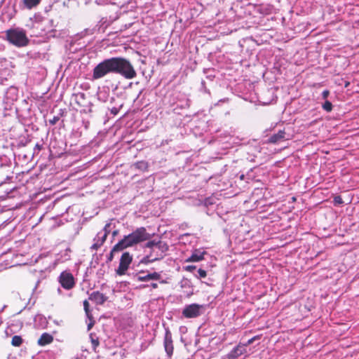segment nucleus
I'll list each match as a JSON object with an SVG mask.
<instances>
[{
    "instance_id": "obj_16",
    "label": "nucleus",
    "mask_w": 359,
    "mask_h": 359,
    "mask_svg": "<svg viewBox=\"0 0 359 359\" xmlns=\"http://www.w3.org/2000/svg\"><path fill=\"white\" fill-rule=\"evenodd\" d=\"M285 133L284 130H279L278 133L271 136L269 141L271 143H277L278 142L285 139Z\"/></svg>"
},
{
    "instance_id": "obj_14",
    "label": "nucleus",
    "mask_w": 359,
    "mask_h": 359,
    "mask_svg": "<svg viewBox=\"0 0 359 359\" xmlns=\"http://www.w3.org/2000/svg\"><path fill=\"white\" fill-rule=\"evenodd\" d=\"M161 274L157 272H154L151 273H148L144 276H137V279L140 281H148L150 280H160Z\"/></svg>"
},
{
    "instance_id": "obj_20",
    "label": "nucleus",
    "mask_w": 359,
    "mask_h": 359,
    "mask_svg": "<svg viewBox=\"0 0 359 359\" xmlns=\"http://www.w3.org/2000/svg\"><path fill=\"white\" fill-rule=\"evenodd\" d=\"M116 248V245L113 247V248L111 249L109 256H108V258H107V261L108 262H111L114 259V255L115 252H121L122 250H123V249H115Z\"/></svg>"
},
{
    "instance_id": "obj_30",
    "label": "nucleus",
    "mask_w": 359,
    "mask_h": 359,
    "mask_svg": "<svg viewBox=\"0 0 359 359\" xmlns=\"http://www.w3.org/2000/svg\"><path fill=\"white\" fill-rule=\"evenodd\" d=\"M109 227H110V224H107L104 227V233H107V236H108V233H109Z\"/></svg>"
},
{
    "instance_id": "obj_9",
    "label": "nucleus",
    "mask_w": 359,
    "mask_h": 359,
    "mask_svg": "<svg viewBox=\"0 0 359 359\" xmlns=\"http://www.w3.org/2000/svg\"><path fill=\"white\" fill-rule=\"evenodd\" d=\"M163 344L165 351L167 355H168V357H171L173 353L174 348L172 344V334L168 330H167L165 332Z\"/></svg>"
},
{
    "instance_id": "obj_12",
    "label": "nucleus",
    "mask_w": 359,
    "mask_h": 359,
    "mask_svg": "<svg viewBox=\"0 0 359 359\" xmlns=\"http://www.w3.org/2000/svg\"><path fill=\"white\" fill-rule=\"evenodd\" d=\"M168 250H163L161 252V250H159L158 249L150 250L149 253L148 254V259H150L151 261H158L160 259H162L165 255V252Z\"/></svg>"
},
{
    "instance_id": "obj_25",
    "label": "nucleus",
    "mask_w": 359,
    "mask_h": 359,
    "mask_svg": "<svg viewBox=\"0 0 359 359\" xmlns=\"http://www.w3.org/2000/svg\"><path fill=\"white\" fill-rule=\"evenodd\" d=\"M91 343L93 344V349L95 351L96 348L99 346V341L97 339H93L91 337Z\"/></svg>"
},
{
    "instance_id": "obj_18",
    "label": "nucleus",
    "mask_w": 359,
    "mask_h": 359,
    "mask_svg": "<svg viewBox=\"0 0 359 359\" xmlns=\"http://www.w3.org/2000/svg\"><path fill=\"white\" fill-rule=\"evenodd\" d=\"M23 339L20 336L15 335L13 337L11 340V344L13 346L19 347L22 345Z\"/></svg>"
},
{
    "instance_id": "obj_24",
    "label": "nucleus",
    "mask_w": 359,
    "mask_h": 359,
    "mask_svg": "<svg viewBox=\"0 0 359 359\" xmlns=\"http://www.w3.org/2000/svg\"><path fill=\"white\" fill-rule=\"evenodd\" d=\"M83 308H84V310H85V312L86 313V315L88 316V318H90L89 316V303L87 300H85L83 302Z\"/></svg>"
},
{
    "instance_id": "obj_39",
    "label": "nucleus",
    "mask_w": 359,
    "mask_h": 359,
    "mask_svg": "<svg viewBox=\"0 0 359 359\" xmlns=\"http://www.w3.org/2000/svg\"><path fill=\"white\" fill-rule=\"evenodd\" d=\"M80 97H81V98H83V97H84V94H83V93H81V94L80 95Z\"/></svg>"
},
{
    "instance_id": "obj_31",
    "label": "nucleus",
    "mask_w": 359,
    "mask_h": 359,
    "mask_svg": "<svg viewBox=\"0 0 359 359\" xmlns=\"http://www.w3.org/2000/svg\"><path fill=\"white\" fill-rule=\"evenodd\" d=\"M149 258L148 257V255L143 258V259L142 260V263H144V264H147V263H150V262H154V261H151L150 259H147Z\"/></svg>"
},
{
    "instance_id": "obj_38",
    "label": "nucleus",
    "mask_w": 359,
    "mask_h": 359,
    "mask_svg": "<svg viewBox=\"0 0 359 359\" xmlns=\"http://www.w3.org/2000/svg\"><path fill=\"white\" fill-rule=\"evenodd\" d=\"M36 148H38L39 149H41L40 145H39V144H38L36 145Z\"/></svg>"
},
{
    "instance_id": "obj_15",
    "label": "nucleus",
    "mask_w": 359,
    "mask_h": 359,
    "mask_svg": "<svg viewBox=\"0 0 359 359\" xmlns=\"http://www.w3.org/2000/svg\"><path fill=\"white\" fill-rule=\"evenodd\" d=\"M53 340V337L48 333H43L38 339V344L40 346H45L50 344Z\"/></svg>"
},
{
    "instance_id": "obj_13",
    "label": "nucleus",
    "mask_w": 359,
    "mask_h": 359,
    "mask_svg": "<svg viewBox=\"0 0 359 359\" xmlns=\"http://www.w3.org/2000/svg\"><path fill=\"white\" fill-rule=\"evenodd\" d=\"M89 299L91 301L95 302L97 304H103L106 302L107 298L102 293L96 291L92 292L90 294Z\"/></svg>"
},
{
    "instance_id": "obj_36",
    "label": "nucleus",
    "mask_w": 359,
    "mask_h": 359,
    "mask_svg": "<svg viewBox=\"0 0 359 359\" xmlns=\"http://www.w3.org/2000/svg\"><path fill=\"white\" fill-rule=\"evenodd\" d=\"M151 286L152 287V288H157L158 287V284L157 283H151Z\"/></svg>"
},
{
    "instance_id": "obj_40",
    "label": "nucleus",
    "mask_w": 359,
    "mask_h": 359,
    "mask_svg": "<svg viewBox=\"0 0 359 359\" xmlns=\"http://www.w3.org/2000/svg\"><path fill=\"white\" fill-rule=\"evenodd\" d=\"M161 283H166V281H165V280H162Z\"/></svg>"
},
{
    "instance_id": "obj_26",
    "label": "nucleus",
    "mask_w": 359,
    "mask_h": 359,
    "mask_svg": "<svg viewBox=\"0 0 359 359\" xmlns=\"http://www.w3.org/2000/svg\"><path fill=\"white\" fill-rule=\"evenodd\" d=\"M196 266H193V265H189V266H186L184 267V269L185 271H189V272H192L194 270L196 269Z\"/></svg>"
},
{
    "instance_id": "obj_33",
    "label": "nucleus",
    "mask_w": 359,
    "mask_h": 359,
    "mask_svg": "<svg viewBox=\"0 0 359 359\" xmlns=\"http://www.w3.org/2000/svg\"><path fill=\"white\" fill-rule=\"evenodd\" d=\"M111 112L116 115V114H118V108H116V107H113L111 109Z\"/></svg>"
},
{
    "instance_id": "obj_11",
    "label": "nucleus",
    "mask_w": 359,
    "mask_h": 359,
    "mask_svg": "<svg viewBox=\"0 0 359 359\" xmlns=\"http://www.w3.org/2000/svg\"><path fill=\"white\" fill-rule=\"evenodd\" d=\"M206 254L205 251L201 250H195L191 256L186 259V262H197L204 259V255Z\"/></svg>"
},
{
    "instance_id": "obj_21",
    "label": "nucleus",
    "mask_w": 359,
    "mask_h": 359,
    "mask_svg": "<svg viewBox=\"0 0 359 359\" xmlns=\"http://www.w3.org/2000/svg\"><path fill=\"white\" fill-rule=\"evenodd\" d=\"M102 234V233H98L97 235V241H99V243L102 245L104 241L107 239V233H103V235L100 236V235ZM96 240V238L95 239Z\"/></svg>"
},
{
    "instance_id": "obj_37",
    "label": "nucleus",
    "mask_w": 359,
    "mask_h": 359,
    "mask_svg": "<svg viewBox=\"0 0 359 359\" xmlns=\"http://www.w3.org/2000/svg\"><path fill=\"white\" fill-rule=\"evenodd\" d=\"M117 234H118V231H117V230L114 231H113V233H112L113 236H116Z\"/></svg>"
},
{
    "instance_id": "obj_8",
    "label": "nucleus",
    "mask_w": 359,
    "mask_h": 359,
    "mask_svg": "<svg viewBox=\"0 0 359 359\" xmlns=\"http://www.w3.org/2000/svg\"><path fill=\"white\" fill-rule=\"evenodd\" d=\"M145 247L149 248L150 250L158 249L163 252V250H168L169 247L168 244L162 241H150L147 242L145 245Z\"/></svg>"
},
{
    "instance_id": "obj_2",
    "label": "nucleus",
    "mask_w": 359,
    "mask_h": 359,
    "mask_svg": "<svg viewBox=\"0 0 359 359\" xmlns=\"http://www.w3.org/2000/svg\"><path fill=\"white\" fill-rule=\"evenodd\" d=\"M6 40L16 47H24L28 45L29 39L26 32L22 28L16 27L7 29L5 32Z\"/></svg>"
},
{
    "instance_id": "obj_1",
    "label": "nucleus",
    "mask_w": 359,
    "mask_h": 359,
    "mask_svg": "<svg viewBox=\"0 0 359 359\" xmlns=\"http://www.w3.org/2000/svg\"><path fill=\"white\" fill-rule=\"evenodd\" d=\"M151 235L148 233L144 227L137 228L135 231L128 236H125L117 244L116 248L126 249L140 242L149 240Z\"/></svg>"
},
{
    "instance_id": "obj_3",
    "label": "nucleus",
    "mask_w": 359,
    "mask_h": 359,
    "mask_svg": "<svg viewBox=\"0 0 359 359\" xmlns=\"http://www.w3.org/2000/svg\"><path fill=\"white\" fill-rule=\"evenodd\" d=\"M116 74L126 79H133L137 76V72L131 62L124 57H116Z\"/></svg>"
},
{
    "instance_id": "obj_23",
    "label": "nucleus",
    "mask_w": 359,
    "mask_h": 359,
    "mask_svg": "<svg viewBox=\"0 0 359 359\" xmlns=\"http://www.w3.org/2000/svg\"><path fill=\"white\" fill-rule=\"evenodd\" d=\"M198 276H196L198 278H205L207 276V272L205 270L201 269H198Z\"/></svg>"
},
{
    "instance_id": "obj_7",
    "label": "nucleus",
    "mask_w": 359,
    "mask_h": 359,
    "mask_svg": "<svg viewBox=\"0 0 359 359\" xmlns=\"http://www.w3.org/2000/svg\"><path fill=\"white\" fill-rule=\"evenodd\" d=\"M60 283L67 290L72 288L75 284L72 274L67 271H64L60 274Z\"/></svg>"
},
{
    "instance_id": "obj_5",
    "label": "nucleus",
    "mask_w": 359,
    "mask_h": 359,
    "mask_svg": "<svg viewBox=\"0 0 359 359\" xmlns=\"http://www.w3.org/2000/svg\"><path fill=\"white\" fill-rule=\"evenodd\" d=\"M132 260L133 257L130 255L129 252H126L123 253L120 259L119 266L116 270V274L118 276L125 275L130 264L132 262Z\"/></svg>"
},
{
    "instance_id": "obj_6",
    "label": "nucleus",
    "mask_w": 359,
    "mask_h": 359,
    "mask_svg": "<svg viewBox=\"0 0 359 359\" xmlns=\"http://www.w3.org/2000/svg\"><path fill=\"white\" fill-rule=\"evenodd\" d=\"M203 309V305L197 304H191L187 306L182 311V314L184 317L188 318H196L201 315L202 310Z\"/></svg>"
},
{
    "instance_id": "obj_17",
    "label": "nucleus",
    "mask_w": 359,
    "mask_h": 359,
    "mask_svg": "<svg viewBox=\"0 0 359 359\" xmlns=\"http://www.w3.org/2000/svg\"><path fill=\"white\" fill-rule=\"evenodd\" d=\"M41 0H22L23 4L27 9H32L36 7Z\"/></svg>"
},
{
    "instance_id": "obj_32",
    "label": "nucleus",
    "mask_w": 359,
    "mask_h": 359,
    "mask_svg": "<svg viewBox=\"0 0 359 359\" xmlns=\"http://www.w3.org/2000/svg\"><path fill=\"white\" fill-rule=\"evenodd\" d=\"M329 95H330V91L327 90H325L322 93L323 98L326 99Z\"/></svg>"
},
{
    "instance_id": "obj_27",
    "label": "nucleus",
    "mask_w": 359,
    "mask_h": 359,
    "mask_svg": "<svg viewBox=\"0 0 359 359\" xmlns=\"http://www.w3.org/2000/svg\"><path fill=\"white\" fill-rule=\"evenodd\" d=\"M100 246H102L100 243H99V241H97L92 246H91V249L94 250H97Z\"/></svg>"
},
{
    "instance_id": "obj_28",
    "label": "nucleus",
    "mask_w": 359,
    "mask_h": 359,
    "mask_svg": "<svg viewBox=\"0 0 359 359\" xmlns=\"http://www.w3.org/2000/svg\"><path fill=\"white\" fill-rule=\"evenodd\" d=\"M334 202L335 204H341L343 203V201L340 196H336L334 199Z\"/></svg>"
},
{
    "instance_id": "obj_19",
    "label": "nucleus",
    "mask_w": 359,
    "mask_h": 359,
    "mask_svg": "<svg viewBox=\"0 0 359 359\" xmlns=\"http://www.w3.org/2000/svg\"><path fill=\"white\" fill-rule=\"evenodd\" d=\"M134 166L141 171H145L148 168V163L146 161H142L135 163Z\"/></svg>"
},
{
    "instance_id": "obj_35",
    "label": "nucleus",
    "mask_w": 359,
    "mask_h": 359,
    "mask_svg": "<svg viewBox=\"0 0 359 359\" xmlns=\"http://www.w3.org/2000/svg\"><path fill=\"white\" fill-rule=\"evenodd\" d=\"M93 325H94V322L90 323L88 325V330H91V328H92V327L93 326Z\"/></svg>"
},
{
    "instance_id": "obj_4",
    "label": "nucleus",
    "mask_w": 359,
    "mask_h": 359,
    "mask_svg": "<svg viewBox=\"0 0 359 359\" xmlns=\"http://www.w3.org/2000/svg\"><path fill=\"white\" fill-rule=\"evenodd\" d=\"M109 73L116 74V57L106 59L100 62L93 69V78L100 79Z\"/></svg>"
},
{
    "instance_id": "obj_10",
    "label": "nucleus",
    "mask_w": 359,
    "mask_h": 359,
    "mask_svg": "<svg viewBox=\"0 0 359 359\" xmlns=\"http://www.w3.org/2000/svg\"><path fill=\"white\" fill-rule=\"evenodd\" d=\"M246 351L245 346L238 344L227 355L228 359H237Z\"/></svg>"
},
{
    "instance_id": "obj_22",
    "label": "nucleus",
    "mask_w": 359,
    "mask_h": 359,
    "mask_svg": "<svg viewBox=\"0 0 359 359\" xmlns=\"http://www.w3.org/2000/svg\"><path fill=\"white\" fill-rule=\"evenodd\" d=\"M323 109L327 112L331 111L332 109V103L330 101L326 100L325 103L323 104Z\"/></svg>"
},
{
    "instance_id": "obj_34",
    "label": "nucleus",
    "mask_w": 359,
    "mask_h": 359,
    "mask_svg": "<svg viewBox=\"0 0 359 359\" xmlns=\"http://www.w3.org/2000/svg\"><path fill=\"white\" fill-rule=\"evenodd\" d=\"M58 119H59V118H58L57 117H55H55L53 118V120H50V123L52 125H54V124H55V123H56V122L58 121Z\"/></svg>"
},
{
    "instance_id": "obj_29",
    "label": "nucleus",
    "mask_w": 359,
    "mask_h": 359,
    "mask_svg": "<svg viewBox=\"0 0 359 359\" xmlns=\"http://www.w3.org/2000/svg\"><path fill=\"white\" fill-rule=\"evenodd\" d=\"M256 338H257V337L251 338L250 339H249L248 341V342L246 344H243V346H245V348L247 346L250 345L251 344L253 343V341L256 339Z\"/></svg>"
}]
</instances>
